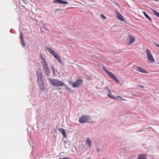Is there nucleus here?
Listing matches in <instances>:
<instances>
[{
	"label": "nucleus",
	"instance_id": "obj_3",
	"mask_svg": "<svg viewBox=\"0 0 159 159\" xmlns=\"http://www.w3.org/2000/svg\"><path fill=\"white\" fill-rule=\"evenodd\" d=\"M42 59L43 61H42V63L43 66V69L46 75L49 76V75L50 70L48 69V67L47 63L46 62L45 59L42 57Z\"/></svg>",
	"mask_w": 159,
	"mask_h": 159
},
{
	"label": "nucleus",
	"instance_id": "obj_5",
	"mask_svg": "<svg viewBox=\"0 0 159 159\" xmlns=\"http://www.w3.org/2000/svg\"><path fill=\"white\" fill-rule=\"evenodd\" d=\"M146 53L148 57V60L149 62L152 63H154L155 60L152 56L150 51L148 49H146Z\"/></svg>",
	"mask_w": 159,
	"mask_h": 159
},
{
	"label": "nucleus",
	"instance_id": "obj_13",
	"mask_svg": "<svg viewBox=\"0 0 159 159\" xmlns=\"http://www.w3.org/2000/svg\"><path fill=\"white\" fill-rule=\"evenodd\" d=\"M137 71L140 72L144 73H148V71H146V70L144 69H143V68L141 67H137Z\"/></svg>",
	"mask_w": 159,
	"mask_h": 159
},
{
	"label": "nucleus",
	"instance_id": "obj_7",
	"mask_svg": "<svg viewBox=\"0 0 159 159\" xmlns=\"http://www.w3.org/2000/svg\"><path fill=\"white\" fill-rule=\"evenodd\" d=\"M107 74L116 82L118 84L119 83L120 81L112 73L109 71L107 72Z\"/></svg>",
	"mask_w": 159,
	"mask_h": 159
},
{
	"label": "nucleus",
	"instance_id": "obj_19",
	"mask_svg": "<svg viewBox=\"0 0 159 159\" xmlns=\"http://www.w3.org/2000/svg\"><path fill=\"white\" fill-rule=\"evenodd\" d=\"M86 143L89 147L90 148L91 145V140L89 138H88L87 139Z\"/></svg>",
	"mask_w": 159,
	"mask_h": 159
},
{
	"label": "nucleus",
	"instance_id": "obj_33",
	"mask_svg": "<svg viewBox=\"0 0 159 159\" xmlns=\"http://www.w3.org/2000/svg\"><path fill=\"white\" fill-rule=\"evenodd\" d=\"M58 89H59V90H61V89H60V88H58Z\"/></svg>",
	"mask_w": 159,
	"mask_h": 159
},
{
	"label": "nucleus",
	"instance_id": "obj_1",
	"mask_svg": "<svg viewBox=\"0 0 159 159\" xmlns=\"http://www.w3.org/2000/svg\"><path fill=\"white\" fill-rule=\"evenodd\" d=\"M46 49L49 53L55 57L59 62L61 63H62V61L61 58L56 52L49 47H47L46 48Z\"/></svg>",
	"mask_w": 159,
	"mask_h": 159
},
{
	"label": "nucleus",
	"instance_id": "obj_24",
	"mask_svg": "<svg viewBox=\"0 0 159 159\" xmlns=\"http://www.w3.org/2000/svg\"><path fill=\"white\" fill-rule=\"evenodd\" d=\"M101 16L104 19H106L107 18V17L102 14L101 15Z\"/></svg>",
	"mask_w": 159,
	"mask_h": 159
},
{
	"label": "nucleus",
	"instance_id": "obj_12",
	"mask_svg": "<svg viewBox=\"0 0 159 159\" xmlns=\"http://www.w3.org/2000/svg\"><path fill=\"white\" fill-rule=\"evenodd\" d=\"M128 38L129 39V42L128 43V45H130L133 43L135 41V39L134 37L133 36H132L129 35L128 36Z\"/></svg>",
	"mask_w": 159,
	"mask_h": 159
},
{
	"label": "nucleus",
	"instance_id": "obj_4",
	"mask_svg": "<svg viewBox=\"0 0 159 159\" xmlns=\"http://www.w3.org/2000/svg\"><path fill=\"white\" fill-rule=\"evenodd\" d=\"M91 119L90 116L89 115L83 116L79 119V122L81 123H84L88 121Z\"/></svg>",
	"mask_w": 159,
	"mask_h": 159
},
{
	"label": "nucleus",
	"instance_id": "obj_11",
	"mask_svg": "<svg viewBox=\"0 0 159 159\" xmlns=\"http://www.w3.org/2000/svg\"><path fill=\"white\" fill-rule=\"evenodd\" d=\"M107 96L111 98L114 99L115 98V96L111 94V90L108 88H107Z\"/></svg>",
	"mask_w": 159,
	"mask_h": 159
},
{
	"label": "nucleus",
	"instance_id": "obj_23",
	"mask_svg": "<svg viewBox=\"0 0 159 159\" xmlns=\"http://www.w3.org/2000/svg\"><path fill=\"white\" fill-rule=\"evenodd\" d=\"M62 86H64L65 87V88H66V89H67L68 90H69L70 88L68 86H67V85H66L64 83V84H62Z\"/></svg>",
	"mask_w": 159,
	"mask_h": 159
},
{
	"label": "nucleus",
	"instance_id": "obj_14",
	"mask_svg": "<svg viewBox=\"0 0 159 159\" xmlns=\"http://www.w3.org/2000/svg\"><path fill=\"white\" fill-rule=\"evenodd\" d=\"M58 130L62 134L64 137L66 138V135L65 131L62 128H59Z\"/></svg>",
	"mask_w": 159,
	"mask_h": 159
},
{
	"label": "nucleus",
	"instance_id": "obj_32",
	"mask_svg": "<svg viewBox=\"0 0 159 159\" xmlns=\"http://www.w3.org/2000/svg\"><path fill=\"white\" fill-rule=\"evenodd\" d=\"M70 8H74V7H70Z\"/></svg>",
	"mask_w": 159,
	"mask_h": 159
},
{
	"label": "nucleus",
	"instance_id": "obj_9",
	"mask_svg": "<svg viewBox=\"0 0 159 159\" xmlns=\"http://www.w3.org/2000/svg\"><path fill=\"white\" fill-rule=\"evenodd\" d=\"M116 18L122 21L124 20L125 19L124 18L118 11L116 12Z\"/></svg>",
	"mask_w": 159,
	"mask_h": 159
},
{
	"label": "nucleus",
	"instance_id": "obj_34",
	"mask_svg": "<svg viewBox=\"0 0 159 159\" xmlns=\"http://www.w3.org/2000/svg\"><path fill=\"white\" fill-rule=\"evenodd\" d=\"M23 0L25 2V1L24 0Z\"/></svg>",
	"mask_w": 159,
	"mask_h": 159
},
{
	"label": "nucleus",
	"instance_id": "obj_21",
	"mask_svg": "<svg viewBox=\"0 0 159 159\" xmlns=\"http://www.w3.org/2000/svg\"><path fill=\"white\" fill-rule=\"evenodd\" d=\"M61 0H54L53 1V2L55 3L60 4Z\"/></svg>",
	"mask_w": 159,
	"mask_h": 159
},
{
	"label": "nucleus",
	"instance_id": "obj_6",
	"mask_svg": "<svg viewBox=\"0 0 159 159\" xmlns=\"http://www.w3.org/2000/svg\"><path fill=\"white\" fill-rule=\"evenodd\" d=\"M83 80L82 79H80L77 80L75 82H71L72 85L75 88H78L82 84Z\"/></svg>",
	"mask_w": 159,
	"mask_h": 159
},
{
	"label": "nucleus",
	"instance_id": "obj_15",
	"mask_svg": "<svg viewBox=\"0 0 159 159\" xmlns=\"http://www.w3.org/2000/svg\"><path fill=\"white\" fill-rule=\"evenodd\" d=\"M147 155L143 154L139 155L137 159H147Z\"/></svg>",
	"mask_w": 159,
	"mask_h": 159
},
{
	"label": "nucleus",
	"instance_id": "obj_2",
	"mask_svg": "<svg viewBox=\"0 0 159 159\" xmlns=\"http://www.w3.org/2000/svg\"><path fill=\"white\" fill-rule=\"evenodd\" d=\"M48 80L52 85L55 86L59 87L64 84V83L62 81H59L57 79L49 78Z\"/></svg>",
	"mask_w": 159,
	"mask_h": 159
},
{
	"label": "nucleus",
	"instance_id": "obj_10",
	"mask_svg": "<svg viewBox=\"0 0 159 159\" xmlns=\"http://www.w3.org/2000/svg\"><path fill=\"white\" fill-rule=\"evenodd\" d=\"M20 40L21 42V44L22 47L24 46H25V42L24 40L23 39V35L22 34V31H20Z\"/></svg>",
	"mask_w": 159,
	"mask_h": 159
},
{
	"label": "nucleus",
	"instance_id": "obj_26",
	"mask_svg": "<svg viewBox=\"0 0 159 159\" xmlns=\"http://www.w3.org/2000/svg\"><path fill=\"white\" fill-rule=\"evenodd\" d=\"M62 10V9H55V12H57L58 11H61Z\"/></svg>",
	"mask_w": 159,
	"mask_h": 159
},
{
	"label": "nucleus",
	"instance_id": "obj_16",
	"mask_svg": "<svg viewBox=\"0 0 159 159\" xmlns=\"http://www.w3.org/2000/svg\"><path fill=\"white\" fill-rule=\"evenodd\" d=\"M36 73L38 76L37 81H38V80H43V77L41 72L37 71Z\"/></svg>",
	"mask_w": 159,
	"mask_h": 159
},
{
	"label": "nucleus",
	"instance_id": "obj_30",
	"mask_svg": "<svg viewBox=\"0 0 159 159\" xmlns=\"http://www.w3.org/2000/svg\"><path fill=\"white\" fill-rule=\"evenodd\" d=\"M97 151L98 152H100V150H99V148H97Z\"/></svg>",
	"mask_w": 159,
	"mask_h": 159
},
{
	"label": "nucleus",
	"instance_id": "obj_28",
	"mask_svg": "<svg viewBox=\"0 0 159 159\" xmlns=\"http://www.w3.org/2000/svg\"><path fill=\"white\" fill-rule=\"evenodd\" d=\"M153 43L155 44L157 46V47H158V48H159V44L157 43Z\"/></svg>",
	"mask_w": 159,
	"mask_h": 159
},
{
	"label": "nucleus",
	"instance_id": "obj_31",
	"mask_svg": "<svg viewBox=\"0 0 159 159\" xmlns=\"http://www.w3.org/2000/svg\"><path fill=\"white\" fill-rule=\"evenodd\" d=\"M154 1H156L157 2H158V0H154Z\"/></svg>",
	"mask_w": 159,
	"mask_h": 159
},
{
	"label": "nucleus",
	"instance_id": "obj_22",
	"mask_svg": "<svg viewBox=\"0 0 159 159\" xmlns=\"http://www.w3.org/2000/svg\"><path fill=\"white\" fill-rule=\"evenodd\" d=\"M67 4L68 3L67 2L61 0L60 4Z\"/></svg>",
	"mask_w": 159,
	"mask_h": 159
},
{
	"label": "nucleus",
	"instance_id": "obj_18",
	"mask_svg": "<svg viewBox=\"0 0 159 159\" xmlns=\"http://www.w3.org/2000/svg\"><path fill=\"white\" fill-rule=\"evenodd\" d=\"M144 16L151 22H152V20L151 18L147 14L145 11L143 12Z\"/></svg>",
	"mask_w": 159,
	"mask_h": 159
},
{
	"label": "nucleus",
	"instance_id": "obj_8",
	"mask_svg": "<svg viewBox=\"0 0 159 159\" xmlns=\"http://www.w3.org/2000/svg\"><path fill=\"white\" fill-rule=\"evenodd\" d=\"M38 82L39 84V86L41 90H43L44 88V84L43 80H38Z\"/></svg>",
	"mask_w": 159,
	"mask_h": 159
},
{
	"label": "nucleus",
	"instance_id": "obj_17",
	"mask_svg": "<svg viewBox=\"0 0 159 159\" xmlns=\"http://www.w3.org/2000/svg\"><path fill=\"white\" fill-rule=\"evenodd\" d=\"M114 99H116L120 101H126L127 100L126 99L122 98L121 97L118 95L116 97H115V98H114Z\"/></svg>",
	"mask_w": 159,
	"mask_h": 159
},
{
	"label": "nucleus",
	"instance_id": "obj_20",
	"mask_svg": "<svg viewBox=\"0 0 159 159\" xmlns=\"http://www.w3.org/2000/svg\"><path fill=\"white\" fill-rule=\"evenodd\" d=\"M152 11L154 15L159 18V13L155 10H152Z\"/></svg>",
	"mask_w": 159,
	"mask_h": 159
},
{
	"label": "nucleus",
	"instance_id": "obj_27",
	"mask_svg": "<svg viewBox=\"0 0 159 159\" xmlns=\"http://www.w3.org/2000/svg\"><path fill=\"white\" fill-rule=\"evenodd\" d=\"M61 159H71L69 157H66L65 158H62Z\"/></svg>",
	"mask_w": 159,
	"mask_h": 159
},
{
	"label": "nucleus",
	"instance_id": "obj_25",
	"mask_svg": "<svg viewBox=\"0 0 159 159\" xmlns=\"http://www.w3.org/2000/svg\"><path fill=\"white\" fill-rule=\"evenodd\" d=\"M103 69L107 73V71H109V70H108L106 68V67L105 66H103Z\"/></svg>",
	"mask_w": 159,
	"mask_h": 159
},
{
	"label": "nucleus",
	"instance_id": "obj_29",
	"mask_svg": "<svg viewBox=\"0 0 159 159\" xmlns=\"http://www.w3.org/2000/svg\"><path fill=\"white\" fill-rule=\"evenodd\" d=\"M139 87L142 88H143L144 87L143 85H138Z\"/></svg>",
	"mask_w": 159,
	"mask_h": 159
}]
</instances>
